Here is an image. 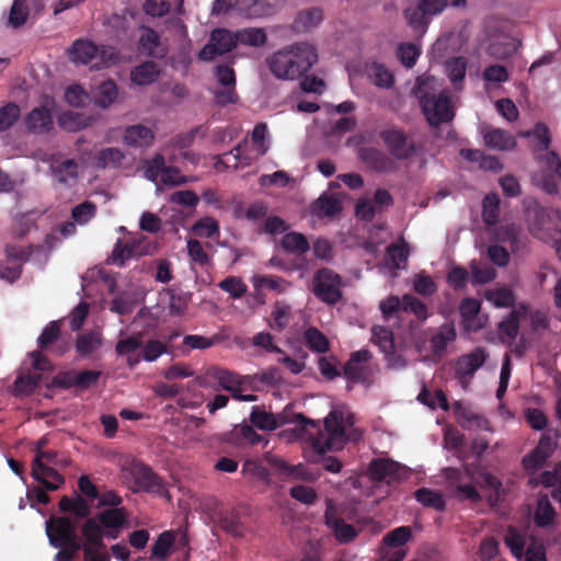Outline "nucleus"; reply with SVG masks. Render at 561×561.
Returning a JSON list of instances; mask_svg holds the SVG:
<instances>
[{"label": "nucleus", "instance_id": "obj_28", "mask_svg": "<svg viewBox=\"0 0 561 561\" xmlns=\"http://www.w3.org/2000/svg\"><path fill=\"white\" fill-rule=\"evenodd\" d=\"M484 142L489 148L497 150H511L516 146L514 136L501 128H491L484 133Z\"/></svg>", "mask_w": 561, "mask_h": 561}, {"label": "nucleus", "instance_id": "obj_58", "mask_svg": "<svg viewBox=\"0 0 561 561\" xmlns=\"http://www.w3.org/2000/svg\"><path fill=\"white\" fill-rule=\"evenodd\" d=\"M411 536H412V533H411L410 527L400 526V527H397V528L392 529L391 531H389L383 537L382 540H383V543L390 548L401 549V547L409 541Z\"/></svg>", "mask_w": 561, "mask_h": 561}, {"label": "nucleus", "instance_id": "obj_7", "mask_svg": "<svg viewBox=\"0 0 561 561\" xmlns=\"http://www.w3.org/2000/svg\"><path fill=\"white\" fill-rule=\"evenodd\" d=\"M207 375L215 379L221 389L230 392L233 399L244 402L256 401L257 397L255 394H242V391L250 386L248 376H241L234 371L219 367H210Z\"/></svg>", "mask_w": 561, "mask_h": 561}, {"label": "nucleus", "instance_id": "obj_49", "mask_svg": "<svg viewBox=\"0 0 561 561\" xmlns=\"http://www.w3.org/2000/svg\"><path fill=\"white\" fill-rule=\"evenodd\" d=\"M101 337L96 332L80 334L76 341V350L81 356H89L101 346Z\"/></svg>", "mask_w": 561, "mask_h": 561}, {"label": "nucleus", "instance_id": "obj_18", "mask_svg": "<svg viewBox=\"0 0 561 561\" xmlns=\"http://www.w3.org/2000/svg\"><path fill=\"white\" fill-rule=\"evenodd\" d=\"M481 302L474 298H463L459 305L461 322L466 331L477 332L484 327L482 318L479 317Z\"/></svg>", "mask_w": 561, "mask_h": 561}, {"label": "nucleus", "instance_id": "obj_53", "mask_svg": "<svg viewBox=\"0 0 561 561\" xmlns=\"http://www.w3.org/2000/svg\"><path fill=\"white\" fill-rule=\"evenodd\" d=\"M467 70V60L465 57H454L446 62V71L448 78L457 88L458 83H461L465 79Z\"/></svg>", "mask_w": 561, "mask_h": 561}, {"label": "nucleus", "instance_id": "obj_25", "mask_svg": "<svg viewBox=\"0 0 561 561\" xmlns=\"http://www.w3.org/2000/svg\"><path fill=\"white\" fill-rule=\"evenodd\" d=\"M274 467L284 476L306 482H314L319 478V473L309 470L305 465H289L282 459H275Z\"/></svg>", "mask_w": 561, "mask_h": 561}, {"label": "nucleus", "instance_id": "obj_5", "mask_svg": "<svg viewBox=\"0 0 561 561\" xmlns=\"http://www.w3.org/2000/svg\"><path fill=\"white\" fill-rule=\"evenodd\" d=\"M57 456L58 454L53 450L38 451L32 461V478L49 491L58 490L65 483V478L47 463L61 465L64 467L69 463L68 460L58 461Z\"/></svg>", "mask_w": 561, "mask_h": 561}, {"label": "nucleus", "instance_id": "obj_34", "mask_svg": "<svg viewBox=\"0 0 561 561\" xmlns=\"http://www.w3.org/2000/svg\"><path fill=\"white\" fill-rule=\"evenodd\" d=\"M304 339L307 347L314 353H327L330 350L328 337L314 327L306 329Z\"/></svg>", "mask_w": 561, "mask_h": 561}, {"label": "nucleus", "instance_id": "obj_54", "mask_svg": "<svg viewBox=\"0 0 561 561\" xmlns=\"http://www.w3.org/2000/svg\"><path fill=\"white\" fill-rule=\"evenodd\" d=\"M60 337L59 321H50L42 331L37 339V344L41 351H47L50 345L57 342Z\"/></svg>", "mask_w": 561, "mask_h": 561}, {"label": "nucleus", "instance_id": "obj_30", "mask_svg": "<svg viewBox=\"0 0 561 561\" xmlns=\"http://www.w3.org/2000/svg\"><path fill=\"white\" fill-rule=\"evenodd\" d=\"M160 70L154 61H145L131 71V81L138 85H147L154 82L159 77Z\"/></svg>", "mask_w": 561, "mask_h": 561}, {"label": "nucleus", "instance_id": "obj_50", "mask_svg": "<svg viewBox=\"0 0 561 561\" xmlns=\"http://www.w3.org/2000/svg\"><path fill=\"white\" fill-rule=\"evenodd\" d=\"M118 91L114 81L106 80L100 83L95 95V103L102 108L108 107L117 98Z\"/></svg>", "mask_w": 561, "mask_h": 561}, {"label": "nucleus", "instance_id": "obj_60", "mask_svg": "<svg viewBox=\"0 0 561 561\" xmlns=\"http://www.w3.org/2000/svg\"><path fill=\"white\" fill-rule=\"evenodd\" d=\"M194 232L204 238H214L219 234V224L213 217H204L196 221Z\"/></svg>", "mask_w": 561, "mask_h": 561}, {"label": "nucleus", "instance_id": "obj_52", "mask_svg": "<svg viewBox=\"0 0 561 561\" xmlns=\"http://www.w3.org/2000/svg\"><path fill=\"white\" fill-rule=\"evenodd\" d=\"M218 287L233 299L241 298L247 291V284L238 276H228L218 283Z\"/></svg>", "mask_w": 561, "mask_h": 561}, {"label": "nucleus", "instance_id": "obj_64", "mask_svg": "<svg viewBox=\"0 0 561 561\" xmlns=\"http://www.w3.org/2000/svg\"><path fill=\"white\" fill-rule=\"evenodd\" d=\"M469 279L468 271L462 266H454L447 274V283L454 290H461Z\"/></svg>", "mask_w": 561, "mask_h": 561}, {"label": "nucleus", "instance_id": "obj_61", "mask_svg": "<svg viewBox=\"0 0 561 561\" xmlns=\"http://www.w3.org/2000/svg\"><path fill=\"white\" fill-rule=\"evenodd\" d=\"M142 335L140 333L121 339L115 345V352L118 356L133 354L142 346Z\"/></svg>", "mask_w": 561, "mask_h": 561}, {"label": "nucleus", "instance_id": "obj_63", "mask_svg": "<svg viewBox=\"0 0 561 561\" xmlns=\"http://www.w3.org/2000/svg\"><path fill=\"white\" fill-rule=\"evenodd\" d=\"M289 495L305 504V505H312L317 499H318V494L316 492V490L311 486H307V485H304V484H297V485H294L289 489Z\"/></svg>", "mask_w": 561, "mask_h": 561}, {"label": "nucleus", "instance_id": "obj_16", "mask_svg": "<svg viewBox=\"0 0 561 561\" xmlns=\"http://www.w3.org/2000/svg\"><path fill=\"white\" fill-rule=\"evenodd\" d=\"M401 466L392 459L375 458L369 462L368 477L371 481L391 483L401 478Z\"/></svg>", "mask_w": 561, "mask_h": 561}, {"label": "nucleus", "instance_id": "obj_35", "mask_svg": "<svg viewBox=\"0 0 561 561\" xmlns=\"http://www.w3.org/2000/svg\"><path fill=\"white\" fill-rule=\"evenodd\" d=\"M218 524L222 530L231 536H241L242 523L240 520V513L233 508L231 511L220 512L218 514Z\"/></svg>", "mask_w": 561, "mask_h": 561}, {"label": "nucleus", "instance_id": "obj_56", "mask_svg": "<svg viewBox=\"0 0 561 561\" xmlns=\"http://www.w3.org/2000/svg\"><path fill=\"white\" fill-rule=\"evenodd\" d=\"M21 110L18 104L9 102L0 107V131L10 129L20 118Z\"/></svg>", "mask_w": 561, "mask_h": 561}, {"label": "nucleus", "instance_id": "obj_17", "mask_svg": "<svg viewBox=\"0 0 561 561\" xmlns=\"http://www.w3.org/2000/svg\"><path fill=\"white\" fill-rule=\"evenodd\" d=\"M486 354L482 347H477L472 352L460 356L455 366L456 376L462 383L468 382L474 373L484 364Z\"/></svg>", "mask_w": 561, "mask_h": 561}, {"label": "nucleus", "instance_id": "obj_44", "mask_svg": "<svg viewBox=\"0 0 561 561\" xmlns=\"http://www.w3.org/2000/svg\"><path fill=\"white\" fill-rule=\"evenodd\" d=\"M236 36L238 37V43L252 47H261L267 41L265 31L257 27L238 30Z\"/></svg>", "mask_w": 561, "mask_h": 561}, {"label": "nucleus", "instance_id": "obj_41", "mask_svg": "<svg viewBox=\"0 0 561 561\" xmlns=\"http://www.w3.org/2000/svg\"><path fill=\"white\" fill-rule=\"evenodd\" d=\"M415 499L425 507L434 508L436 511H444L446 503L443 495L428 488H420L414 493Z\"/></svg>", "mask_w": 561, "mask_h": 561}, {"label": "nucleus", "instance_id": "obj_40", "mask_svg": "<svg viewBox=\"0 0 561 561\" xmlns=\"http://www.w3.org/2000/svg\"><path fill=\"white\" fill-rule=\"evenodd\" d=\"M409 255L410 247L403 239L400 240V243H391L387 247V257L394 268H404Z\"/></svg>", "mask_w": 561, "mask_h": 561}, {"label": "nucleus", "instance_id": "obj_27", "mask_svg": "<svg viewBox=\"0 0 561 561\" xmlns=\"http://www.w3.org/2000/svg\"><path fill=\"white\" fill-rule=\"evenodd\" d=\"M59 511L62 513H72L77 518H89L91 514L90 504L81 495L75 497L64 495L58 503Z\"/></svg>", "mask_w": 561, "mask_h": 561}, {"label": "nucleus", "instance_id": "obj_38", "mask_svg": "<svg viewBox=\"0 0 561 561\" xmlns=\"http://www.w3.org/2000/svg\"><path fill=\"white\" fill-rule=\"evenodd\" d=\"M500 217V197L496 193L486 194L482 202V218L486 226L497 224Z\"/></svg>", "mask_w": 561, "mask_h": 561}, {"label": "nucleus", "instance_id": "obj_21", "mask_svg": "<svg viewBox=\"0 0 561 561\" xmlns=\"http://www.w3.org/2000/svg\"><path fill=\"white\" fill-rule=\"evenodd\" d=\"M323 20V11L319 7H311L300 10L293 22V31L296 33H307L317 27Z\"/></svg>", "mask_w": 561, "mask_h": 561}, {"label": "nucleus", "instance_id": "obj_32", "mask_svg": "<svg viewBox=\"0 0 561 561\" xmlns=\"http://www.w3.org/2000/svg\"><path fill=\"white\" fill-rule=\"evenodd\" d=\"M282 248L293 254H305L310 250L308 239L300 232L291 231L284 234L280 241Z\"/></svg>", "mask_w": 561, "mask_h": 561}, {"label": "nucleus", "instance_id": "obj_11", "mask_svg": "<svg viewBox=\"0 0 561 561\" xmlns=\"http://www.w3.org/2000/svg\"><path fill=\"white\" fill-rule=\"evenodd\" d=\"M342 279L329 268H321L314 275V295L328 305H335L342 299Z\"/></svg>", "mask_w": 561, "mask_h": 561}, {"label": "nucleus", "instance_id": "obj_36", "mask_svg": "<svg viewBox=\"0 0 561 561\" xmlns=\"http://www.w3.org/2000/svg\"><path fill=\"white\" fill-rule=\"evenodd\" d=\"M141 355L145 362H156L163 354H172V347L160 340L149 339L141 346Z\"/></svg>", "mask_w": 561, "mask_h": 561}, {"label": "nucleus", "instance_id": "obj_42", "mask_svg": "<svg viewBox=\"0 0 561 561\" xmlns=\"http://www.w3.org/2000/svg\"><path fill=\"white\" fill-rule=\"evenodd\" d=\"M504 542L515 558L518 560L523 558L526 538L516 527L508 526L504 536Z\"/></svg>", "mask_w": 561, "mask_h": 561}, {"label": "nucleus", "instance_id": "obj_4", "mask_svg": "<svg viewBox=\"0 0 561 561\" xmlns=\"http://www.w3.org/2000/svg\"><path fill=\"white\" fill-rule=\"evenodd\" d=\"M297 419L299 423H305L301 428L304 433L301 437L307 438L311 443V447L314 451L313 457L310 459L311 462L322 465L323 469L331 473H337L343 468V463L340 459L334 456H327L325 453L331 450L334 444H331L330 439H322L323 435L320 432V423L313 420L307 419L304 414H298Z\"/></svg>", "mask_w": 561, "mask_h": 561}, {"label": "nucleus", "instance_id": "obj_22", "mask_svg": "<svg viewBox=\"0 0 561 561\" xmlns=\"http://www.w3.org/2000/svg\"><path fill=\"white\" fill-rule=\"evenodd\" d=\"M99 47L89 39H76L70 49L69 57L73 62L88 65L98 59Z\"/></svg>", "mask_w": 561, "mask_h": 561}, {"label": "nucleus", "instance_id": "obj_20", "mask_svg": "<svg viewBox=\"0 0 561 561\" xmlns=\"http://www.w3.org/2000/svg\"><path fill=\"white\" fill-rule=\"evenodd\" d=\"M360 160L377 172H391L396 169L394 161L383 151L373 147L362 148Z\"/></svg>", "mask_w": 561, "mask_h": 561}, {"label": "nucleus", "instance_id": "obj_24", "mask_svg": "<svg viewBox=\"0 0 561 561\" xmlns=\"http://www.w3.org/2000/svg\"><path fill=\"white\" fill-rule=\"evenodd\" d=\"M81 534L84 538L83 549L106 548L103 541V526L95 516L85 519L81 526Z\"/></svg>", "mask_w": 561, "mask_h": 561}, {"label": "nucleus", "instance_id": "obj_12", "mask_svg": "<svg viewBox=\"0 0 561 561\" xmlns=\"http://www.w3.org/2000/svg\"><path fill=\"white\" fill-rule=\"evenodd\" d=\"M298 414L299 413L294 414L293 417H290L286 411L278 414H274L272 412L265 411L260 407H253L249 419L254 427L262 431H274L282 427L285 424L296 423L297 431L300 433L301 436L304 433L301 426L305 423H299L297 419Z\"/></svg>", "mask_w": 561, "mask_h": 561}, {"label": "nucleus", "instance_id": "obj_23", "mask_svg": "<svg viewBox=\"0 0 561 561\" xmlns=\"http://www.w3.org/2000/svg\"><path fill=\"white\" fill-rule=\"evenodd\" d=\"M320 432L323 435V440L330 439L331 444H334L336 440L341 444L345 437L343 413L336 410L331 411L324 419V431L320 427Z\"/></svg>", "mask_w": 561, "mask_h": 561}, {"label": "nucleus", "instance_id": "obj_48", "mask_svg": "<svg viewBox=\"0 0 561 561\" xmlns=\"http://www.w3.org/2000/svg\"><path fill=\"white\" fill-rule=\"evenodd\" d=\"M224 339V335L219 333L214 334L210 337L197 334H190L184 336L183 344L190 347L191 350H206L221 343Z\"/></svg>", "mask_w": 561, "mask_h": 561}, {"label": "nucleus", "instance_id": "obj_29", "mask_svg": "<svg viewBox=\"0 0 561 561\" xmlns=\"http://www.w3.org/2000/svg\"><path fill=\"white\" fill-rule=\"evenodd\" d=\"M139 49L149 57H163V50L160 48V37L158 33L150 28L144 27L139 37Z\"/></svg>", "mask_w": 561, "mask_h": 561}, {"label": "nucleus", "instance_id": "obj_47", "mask_svg": "<svg viewBox=\"0 0 561 561\" xmlns=\"http://www.w3.org/2000/svg\"><path fill=\"white\" fill-rule=\"evenodd\" d=\"M174 541L175 536L173 531L167 530L161 533L151 548V557H156L160 561H167Z\"/></svg>", "mask_w": 561, "mask_h": 561}, {"label": "nucleus", "instance_id": "obj_43", "mask_svg": "<svg viewBox=\"0 0 561 561\" xmlns=\"http://www.w3.org/2000/svg\"><path fill=\"white\" fill-rule=\"evenodd\" d=\"M484 297L497 308H510L515 304V295L513 290L506 286L489 289Z\"/></svg>", "mask_w": 561, "mask_h": 561}, {"label": "nucleus", "instance_id": "obj_45", "mask_svg": "<svg viewBox=\"0 0 561 561\" xmlns=\"http://www.w3.org/2000/svg\"><path fill=\"white\" fill-rule=\"evenodd\" d=\"M455 339L456 331L454 327L445 325L440 328L430 340L433 354L442 355L446 351L448 343L453 342Z\"/></svg>", "mask_w": 561, "mask_h": 561}, {"label": "nucleus", "instance_id": "obj_46", "mask_svg": "<svg viewBox=\"0 0 561 561\" xmlns=\"http://www.w3.org/2000/svg\"><path fill=\"white\" fill-rule=\"evenodd\" d=\"M51 171L59 183L68 184L78 176V163L75 159H66L53 165Z\"/></svg>", "mask_w": 561, "mask_h": 561}, {"label": "nucleus", "instance_id": "obj_2", "mask_svg": "<svg viewBox=\"0 0 561 561\" xmlns=\"http://www.w3.org/2000/svg\"><path fill=\"white\" fill-rule=\"evenodd\" d=\"M523 137H534L536 144L534 146V152H545V156L540 158L545 167L537 178L538 185L548 194H554L558 192L559 183L561 182V159L556 151H548L551 144V136L548 126L543 123H537L533 130H528L522 134Z\"/></svg>", "mask_w": 561, "mask_h": 561}, {"label": "nucleus", "instance_id": "obj_13", "mask_svg": "<svg viewBox=\"0 0 561 561\" xmlns=\"http://www.w3.org/2000/svg\"><path fill=\"white\" fill-rule=\"evenodd\" d=\"M77 534V526L69 516H53L46 522V535L50 546L62 547Z\"/></svg>", "mask_w": 561, "mask_h": 561}, {"label": "nucleus", "instance_id": "obj_10", "mask_svg": "<svg viewBox=\"0 0 561 561\" xmlns=\"http://www.w3.org/2000/svg\"><path fill=\"white\" fill-rule=\"evenodd\" d=\"M238 45L236 32L218 27L211 31L208 43L199 50L198 59L211 61L217 56L225 55L233 50Z\"/></svg>", "mask_w": 561, "mask_h": 561}, {"label": "nucleus", "instance_id": "obj_31", "mask_svg": "<svg viewBox=\"0 0 561 561\" xmlns=\"http://www.w3.org/2000/svg\"><path fill=\"white\" fill-rule=\"evenodd\" d=\"M556 517V511L549 501L547 494H542L538 497L536 504V511L534 515V522L538 527L545 528L550 526Z\"/></svg>", "mask_w": 561, "mask_h": 561}, {"label": "nucleus", "instance_id": "obj_15", "mask_svg": "<svg viewBox=\"0 0 561 561\" xmlns=\"http://www.w3.org/2000/svg\"><path fill=\"white\" fill-rule=\"evenodd\" d=\"M556 447L557 443L549 435L543 434L535 449L523 458L524 469L530 472L542 468L554 453Z\"/></svg>", "mask_w": 561, "mask_h": 561}, {"label": "nucleus", "instance_id": "obj_57", "mask_svg": "<svg viewBox=\"0 0 561 561\" xmlns=\"http://www.w3.org/2000/svg\"><path fill=\"white\" fill-rule=\"evenodd\" d=\"M396 54L404 67L412 68L421 55V49L412 43H402L398 46Z\"/></svg>", "mask_w": 561, "mask_h": 561}, {"label": "nucleus", "instance_id": "obj_62", "mask_svg": "<svg viewBox=\"0 0 561 561\" xmlns=\"http://www.w3.org/2000/svg\"><path fill=\"white\" fill-rule=\"evenodd\" d=\"M254 426L250 424L236 425L228 435V440L237 446L245 445L254 434Z\"/></svg>", "mask_w": 561, "mask_h": 561}, {"label": "nucleus", "instance_id": "obj_19", "mask_svg": "<svg viewBox=\"0 0 561 561\" xmlns=\"http://www.w3.org/2000/svg\"><path fill=\"white\" fill-rule=\"evenodd\" d=\"M24 121L27 130L38 135L48 133L54 125L51 111L46 105L34 107Z\"/></svg>", "mask_w": 561, "mask_h": 561}, {"label": "nucleus", "instance_id": "obj_1", "mask_svg": "<svg viewBox=\"0 0 561 561\" xmlns=\"http://www.w3.org/2000/svg\"><path fill=\"white\" fill-rule=\"evenodd\" d=\"M318 60L316 48L299 43L278 50L267 58L271 72L278 79H296L307 72Z\"/></svg>", "mask_w": 561, "mask_h": 561}, {"label": "nucleus", "instance_id": "obj_33", "mask_svg": "<svg viewBox=\"0 0 561 561\" xmlns=\"http://www.w3.org/2000/svg\"><path fill=\"white\" fill-rule=\"evenodd\" d=\"M312 211L317 216L333 217L342 211V204L335 196L323 194L313 203Z\"/></svg>", "mask_w": 561, "mask_h": 561}, {"label": "nucleus", "instance_id": "obj_3", "mask_svg": "<svg viewBox=\"0 0 561 561\" xmlns=\"http://www.w3.org/2000/svg\"><path fill=\"white\" fill-rule=\"evenodd\" d=\"M434 84V78L419 79L415 95L428 124L438 127L450 122L455 114L449 96L444 92L435 93Z\"/></svg>", "mask_w": 561, "mask_h": 561}, {"label": "nucleus", "instance_id": "obj_39", "mask_svg": "<svg viewBox=\"0 0 561 561\" xmlns=\"http://www.w3.org/2000/svg\"><path fill=\"white\" fill-rule=\"evenodd\" d=\"M368 77L370 81L378 88L389 89L394 83L392 72L382 64L373 62L368 68Z\"/></svg>", "mask_w": 561, "mask_h": 561}, {"label": "nucleus", "instance_id": "obj_26", "mask_svg": "<svg viewBox=\"0 0 561 561\" xmlns=\"http://www.w3.org/2000/svg\"><path fill=\"white\" fill-rule=\"evenodd\" d=\"M153 139V131L144 125H131L125 129L124 142L130 147H149Z\"/></svg>", "mask_w": 561, "mask_h": 561}, {"label": "nucleus", "instance_id": "obj_8", "mask_svg": "<svg viewBox=\"0 0 561 561\" xmlns=\"http://www.w3.org/2000/svg\"><path fill=\"white\" fill-rule=\"evenodd\" d=\"M154 249L156 245L151 243L147 237L142 234H136L130 237L125 242L118 239L115 243L110 260L112 264L122 267L125 265V262L130 259L152 254Z\"/></svg>", "mask_w": 561, "mask_h": 561}, {"label": "nucleus", "instance_id": "obj_55", "mask_svg": "<svg viewBox=\"0 0 561 561\" xmlns=\"http://www.w3.org/2000/svg\"><path fill=\"white\" fill-rule=\"evenodd\" d=\"M402 311L413 313L421 321L428 317L427 306L421 299L409 294L403 295Z\"/></svg>", "mask_w": 561, "mask_h": 561}, {"label": "nucleus", "instance_id": "obj_9", "mask_svg": "<svg viewBox=\"0 0 561 561\" xmlns=\"http://www.w3.org/2000/svg\"><path fill=\"white\" fill-rule=\"evenodd\" d=\"M385 147L397 160H405L416 152V145L408 134L399 127L390 126L379 133Z\"/></svg>", "mask_w": 561, "mask_h": 561}, {"label": "nucleus", "instance_id": "obj_14", "mask_svg": "<svg viewBox=\"0 0 561 561\" xmlns=\"http://www.w3.org/2000/svg\"><path fill=\"white\" fill-rule=\"evenodd\" d=\"M371 357V353L365 348L353 352L343 368L346 379L354 383L368 382L370 369L367 363Z\"/></svg>", "mask_w": 561, "mask_h": 561}, {"label": "nucleus", "instance_id": "obj_51", "mask_svg": "<svg viewBox=\"0 0 561 561\" xmlns=\"http://www.w3.org/2000/svg\"><path fill=\"white\" fill-rule=\"evenodd\" d=\"M42 380L39 373H33L19 376L13 385L15 394H31L38 387Z\"/></svg>", "mask_w": 561, "mask_h": 561}, {"label": "nucleus", "instance_id": "obj_37", "mask_svg": "<svg viewBox=\"0 0 561 561\" xmlns=\"http://www.w3.org/2000/svg\"><path fill=\"white\" fill-rule=\"evenodd\" d=\"M103 528H122L126 523V511L124 507L104 510L95 516Z\"/></svg>", "mask_w": 561, "mask_h": 561}, {"label": "nucleus", "instance_id": "obj_59", "mask_svg": "<svg viewBox=\"0 0 561 561\" xmlns=\"http://www.w3.org/2000/svg\"><path fill=\"white\" fill-rule=\"evenodd\" d=\"M233 7H238L240 10L247 11L249 15L255 13L251 10L253 5L245 0H215L213 4V13L217 15L224 14Z\"/></svg>", "mask_w": 561, "mask_h": 561}, {"label": "nucleus", "instance_id": "obj_6", "mask_svg": "<svg viewBox=\"0 0 561 561\" xmlns=\"http://www.w3.org/2000/svg\"><path fill=\"white\" fill-rule=\"evenodd\" d=\"M124 471L126 479L131 482L130 490L134 493H167L162 479L145 462L133 460L124 467Z\"/></svg>", "mask_w": 561, "mask_h": 561}]
</instances>
